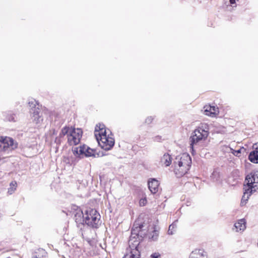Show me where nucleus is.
Instances as JSON below:
<instances>
[{
	"label": "nucleus",
	"mask_w": 258,
	"mask_h": 258,
	"mask_svg": "<svg viewBox=\"0 0 258 258\" xmlns=\"http://www.w3.org/2000/svg\"><path fill=\"white\" fill-rule=\"evenodd\" d=\"M148 232V226L145 222H142L139 219L134 223L131 235L128 241L129 248L122 258H140L141 251L139 250L140 241L146 236Z\"/></svg>",
	"instance_id": "nucleus-1"
},
{
	"label": "nucleus",
	"mask_w": 258,
	"mask_h": 258,
	"mask_svg": "<svg viewBox=\"0 0 258 258\" xmlns=\"http://www.w3.org/2000/svg\"><path fill=\"white\" fill-rule=\"evenodd\" d=\"M173 164L175 174L177 177H180L189 170L191 164V158L188 154L183 153L180 157H176Z\"/></svg>",
	"instance_id": "nucleus-2"
},
{
	"label": "nucleus",
	"mask_w": 258,
	"mask_h": 258,
	"mask_svg": "<svg viewBox=\"0 0 258 258\" xmlns=\"http://www.w3.org/2000/svg\"><path fill=\"white\" fill-rule=\"evenodd\" d=\"M209 135V126L207 124H202L196 128L192 133V135L189 138L190 140V150L192 155L195 154L194 150L195 146L197 143L202 140H205Z\"/></svg>",
	"instance_id": "nucleus-3"
},
{
	"label": "nucleus",
	"mask_w": 258,
	"mask_h": 258,
	"mask_svg": "<svg viewBox=\"0 0 258 258\" xmlns=\"http://www.w3.org/2000/svg\"><path fill=\"white\" fill-rule=\"evenodd\" d=\"M113 134L110 132L107 135L106 130L104 132L95 134L96 140L100 147L105 151H108L112 149L114 145V139L112 137Z\"/></svg>",
	"instance_id": "nucleus-4"
},
{
	"label": "nucleus",
	"mask_w": 258,
	"mask_h": 258,
	"mask_svg": "<svg viewBox=\"0 0 258 258\" xmlns=\"http://www.w3.org/2000/svg\"><path fill=\"white\" fill-rule=\"evenodd\" d=\"M100 215L95 209H90L86 211L85 223L93 228H98L101 225Z\"/></svg>",
	"instance_id": "nucleus-5"
},
{
	"label": "nucleus",
	"mask_w": 258,
	"mask_h": 258,
	"mask_svg": "<svg viewBox=\"0 0 258 258\" xmlns=\"http://www.w3.org/2000/svg\"><path fill=\"white\" fill-rule=\"evenodd\" d=\"M83 131L80 128L70 127L68 134V142L70 145H77L80 142Z\"/></svg>",
	"instance_id": "nucleus-6"
},
{
	"label": "nucleus",
	"mask_w": 258,
	"mask_h": 258,
	"mask_svg": "<svg viewBox=\"0 0 258 258\" xmlns=\"http://www.w3.org/2000/svg\"><path fill=\"white\" fill-rule=\"evenodd\" d=\"M249 180L246 181L245 180L244 184H243V195L242 196L241 201V205L244 206L245 205L247 201H248L249 197L252 194V193L256 191V189H255V187L256 186V185H252V182L251 180L250 182Z\"/></svg>",
	"instance_id": "nucleus-7"
},
{
	"label": "nucleus",
	"mask_w": 258,
	"mask_h": 258,
	"mask_svg": "<svg viewBox=\"0 0 258 258\" xmlns=\"http://www.w3.org/2000/svg\"><path fill=\"white\" fill-rule=\"evenodd\" d=\"M18 144L14 143L13 138L1 137L0 139V152H9L17 148Z\"/></svg>",
	"instance_id": "nucleus-8"
},
{
	"label": "nucleus",
	"mask_w": 258,
	"mask_h": 258,
	"mask_svg": "<svg viewBox=\"0 0 258 258\" xmlns=\"http://www.w3.org/2000/svg\"><path fill=\"white\" fill-rule=\"evenodd\" d=\"M72 151L76 156H85L86 157H96L95 151L85 145L79 147H75L73 149Z\"/></svg>",
	"instance_id": "nucleus-9"
},
{
	"label": "nucleus",
	"mask_w": 258,
	"mask_h": 258,
	"mask_svg": "<svg viewBox=\"0 0 258 258\" xmlns=\"http://www.w3.org/2000/svg\"><path fill=\"white\" fill-rule=\"evenodd\" d=\"M32 112H30L32 115L31 118L33 119V121L36 124L40 123L43 120L42 111L38 107L37 108L32 109Z\"/></svg>",
	"instance_id": "nucleus-10"
},
{
	"label": "nucleus",
	"mask_w": 258,
	"mask_h": 258,
	"mask_svg": "<svg viewBox=\"0 0 258 258\" xmlns=\"http://www.w3.org/2000/svg\"><path fill=\"white\" fill-rule=\"evenodd\" d=\"M70 127L67 126H65L62 128L61 131L58 137H56L54 140V143L56 144L57 148L61 144L64 140V136H68Z\"/></svg>",
	"instance_id": "nucleus-11"
},
{
	"label": "nucleus",
	"mask_w": 258,
	"mask_h": 258,
	"mask_svg": "<svg viewBox=\"0 0 258 258\" xmlns=\"http://www.w3.org/2000/svg\"><path fill=\"white\" fill-rule=\"evenodd\" d=\"M85 217L83 211L77 208L74 215V219L78 227H79L80 225H84L85 224Z\"/></svg>",
	"instance_id": "nucleus-12"
},
{
	"label": "nucleus",
	"mask_w": 258,
	"mask_h": 258,
	"mask_svg": "<svg viewBox=\"0 0 258 258\" xmlns=\"http://www.w3.org/2000/svg\"><path fill=\"white\" fill-rule=\"evenodd\" d=\"M246 221L244 218L238 220L234 225L233 230L236 232L242 233L246 228Z\"/></svg>",
	"instance_id": "nucleus-13"
},
{
	"label": "nucleus",
	"mask_w": 258,
	"mask_h": 258,
	"mask_svg": "<svg viewBox=\"0 0 258 258\" xmlns=\"http://www.w3.org/2000/svg\"><path fill=\"white\" fill-rule=\"evenodd\" d=\"M148 188L150 191L155 194L158 191L159 181L155 178H151L148 182Z\"/></svg>",
	"instance_id": "nucleus-14"
},
{
	"label": "nucleus",
	"mask_w": 258,
	"mask_h": 258,
	"mask_svg": "<svg viewBox=\"0 0 258 258\" xmlns=\"http://www.w3.org/2000/svg\"><path fill=\"white\" fill-rule=\"evenodd\" d=\"M189 258H208V255L203 249H195L190 253Z\"/></svg>",
	"instance_id": "nucleus-15"
},
{
	"label": "nucleus",
	"mask_w": 258,
	"mask_h": 258,
	"mask_svg": "<svg viewBox=\"0 0 258 258\" xmlns=\"http://www.w3.org/2000/svg\"><path fill=\"white\" fill-rule=\"evenodd\" d=\"M253 148L254 150L249 153L248 159L253 163H258V145H253Z\"/></svg>",
	"instance_id": "nucleus-16"
},
{
	"label": "nucleus",
	"mask_w": 258,
	"mask_h": 258,
	"mask_svg": "<svg viewBox=\"0 0 258 258\" xmlns=\"http://www.w3.org/2000/svg\"><path fill=\"white\" fill-rule=\"evenodd\" d=\"M246 149L244 147H241L239 149L235 150L230 147L227 146V153H232L234 156L239 157L241 156V153L245 152Z\"/></svg>",
	"instance_id": "nucleus-17"
},
{
	"label": "nucleus",
	"mask_w": 258,
	"mask_h": 258,
	"mask_svg": "<svg viewBox=\"0 0 258 258\" xmlns=\"http://www.w3.org/2000/svg\"><path fill=\"white\" fill-rule=\"evenodd\" d=\"M217 109V108L214 106L205 105L204 107V113L206 115L213 116L216 114Z\"/></svg>",
	"instance_id": "nucleus-18"
},
{
	"label": "nucleus",
	"mask_w": 258,
	"mask_h": 258,
	"mask_svg": "<svg viewBox=\"0 0 258 258\" xmlns=\"http://www.w3.org/2000/svg\"><path fill=\"white\" fill-rule=\"evenodd\" d=\"M245 180H251L252 185L254 183H258V171L251 172L250 174H248L245 177Z\"/></svg>",
	"instance_id": "nucleus-19"
},
{
	"label": "nucleus",
	"mask_w": 258,
	"mask_h": 258,
	"mask_svg": "<svg viewBox=\"0 0 258 258\" xmlns=\"http://www.w3.org/2000/svg\"><path fill=\"white\" fill-rule=\"evenodd\" d=\"M4 116L6 117V119L9 121L15 122L17 120V117L16 113H14L12 111H8L4 113Z\"/></svg>",
	"instance_id": "nucleus-20"
},
{
	"label": "nucleus",
	"mask_w": 258,
	"mask_h": 258,
	"mask_svg": "<svg viewBox=\"0 0 258 258\" xmlns=\"http://www.w3.org/2000/svg\"><path fill=\"white\" fill-rule=\"evenodd\" d=\"M172 158L168 153H165L161 157V162L163 163L166 166H169L171 163Z\"/></svg>",
	"instance_id": "nucleus-21"
},
{
	"label": "nucleus",
	"mask_w": 258,
	"mask_h": 258,
	"mask_svg": "<svg viewBox=\"0 0 258 258\" xmlns=\"http://www.w3.org/2000/svg\"><path fill=\"white\" fill-rule=\"evenodd\" d=\"M211 177L214 180H215V181L219 182L220 183H221V174L217 170H215L213 171Z\"/></svg>",
	"instance_id": "nucleus-22"
},
{
	"label": "nucleus",
	"mask_w": 258,
	"mask_h": 258,
	"mask_svg": "<svg viewBox=\"0 0 258 258\" xmlns=\"http://www.w3.org/2000/svg\"><path fill=\"white\" fill-rule=\"evenodd\" d=\"M230 4L227 5V11H232L233 8L237 6L236 2L239 0H229Z\"/></svg>",
	"instance_id": "nucleus-23"
},
{
	"label": "nucleus",
	"mask_w": 258,
	"mask_h": 258,
	"mask_svg": "<svg viewBox=\"0 0 258 258\" xmlns=\"http://www.w3.org/2000/svg\"><path fill=\"white\" fill-rule=\"evenodd\" d=\"M177 227L176 223L175 222H173L172 224L169 225V228L168 230V234L169 235H172L174 233V229H175Z\"/></svg>",
	"instance_id": "nucleus-24"
},
{
	"label": "nucleus",
	"mask_w": 258,
	"mask_h": 258,
	"mask_svg": "<svg viewBox=\"0 0 258 258\" xmlns=\"http://www.w3.org/2000/svg\"><path fill=\"white\" fill-rule=\"evenodd\" d=\"M105 129V125L103 124L99 123L98 124H96L95 128V132H99L101 131V132H103V130Z\"/></svg>",
	"instance_id": "nucleus-25"
},
{
	"label": "nucleus",
	"mask_w": 258,
	"mask_h": 258,
	"mask_svg": "<svg viewBox=\"0 0 258 258\" xmlns=\"http://www.w3.org/2000/svg\"><path fill=\"white\" fill-rule=\"evenodd\" d=\"M37 104V101L35 100L32 99V100H29L28 102V104L29 106L31 107V110L30 111H33L32 109H34L35 108H37L36 107V105Z\"/></svg>",
	"instance_id": "nucleus-26"
},
{
	"label": "nucleus",
	"mask_w": 258,
	"mask_h": 258,
	"mask_svg": "<svg viewBox=\"0 0 258 258\" xmlns=\"http://www.w3.org/2000/svg\"><path fill=\"white\" fill-rule=\"evenodd\" d=\"M16 182H15V183H13V182L10 183V186L11 187L8 189V192L10 194H12L16 189Z\"/></svg>",
	"instance_id": "nucleus-27"
},
{
	"label": "nucleus",
	"mask_w": 258,
	"mask_h": 258,
	"mask_svg": "<svg viewBox=\"0 0 258 258\" xmlns=\"http://www.w3.org/2000/svg\"><path fill=\"white\" fill-rule=\"evenodd\" d=\"M158 237V232L156 230H154L153 231V234L150 239H151L153 241H155L157 239Z\"/></svg>",
	"instance_id": "nucleus-28"
},
{
	"label": "nucleus",
	"mask_w": 258,
	"mask_h": 258,
	"mask_svg": "<svg viewBox=\"0 0 258 258\" xmlns=\"http://www.w3.org/2000/svg\"><path fill=\"white\" fill-rule=\"evenodd\" d=\"M147 203L146 198L141 199L139 201V205L140 206H144Z\"/></svg>",
	"instance_id": "nucleus-29"
},
{
	"label": "nucleus",
	"mask_w": 258,
	"mask_h": 258,
	"mask_svg": "<svg viewBox=\"0 0 258 258\" xmlns=\"http://www.w3.org/2000/svg\"><path fill=\"white\" fill-rule=\"evenodd\" d=\"M153 119H154V118L152 116H148L145 119V122L146 123L149 124L152 122Z\"/></svg>",
	"instance_id": "nucleus-30"
},
{
	"label": "nucleus",
	"mask_w": 258,
	"mask_h": 258,
	"mask_svg": "<svg viewBox=\"0 0 258 258\" xmlns=\"http://www.w3.org/2000/svg\"><path fill=\"white\" fill-rule=\"evenodd\" d=\"M159 255H158L156 253H153L151 254V258H159Z\"/></svg>",
	"instance_id": "nucleus-31"
},
{
	"label": "nucleus",
	"mask_w": 258,
	"mask_h": 258,
	"mask_svg": "<svg viewBox=\"0 0 258 258\" xmlns=\"http://www.w3.org/2000/svg\"><path fill=\"white\" fill-rule=\"evenodd\" d=\"M33 258H41V256L39 255H37L36 254H34L33 256Z\"/></svg>",
	"instance_id": "nucleus-32"
}]
</instances>
